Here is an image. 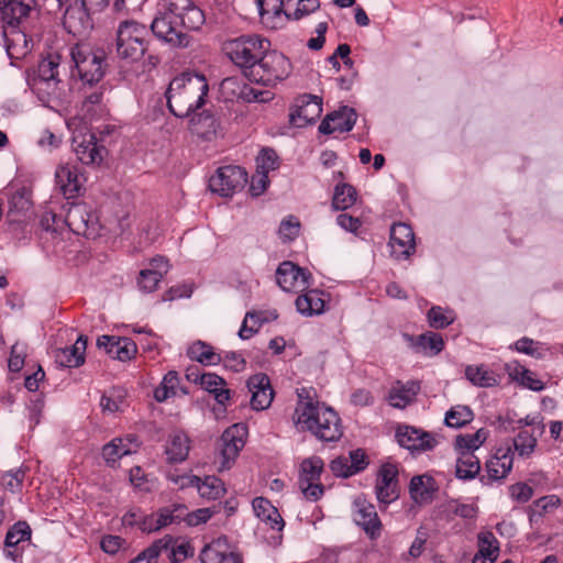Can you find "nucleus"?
I'll use <instances>...</instances> for the list:
<instances>
[{
    "label": "nucleus",
    "instance_id": "49",
    "mask_svg": "<svg viewBox=\"0 0 563 563\" xmlns=\"http://www.w3.org/2000/svg\"><path fill=\"white\" fill-rule=\"evenodd\" d=\"M258 168L262 174L267 175L271 170L279 168L280 162L276 151L272 147H264L261 150L256 158Z\"/></svg>",
    "mask_w": 563,
    "mask_h": 563
},
{
    "label": "nucleus",
    "instance_id": "21",
    "mask_svg": "<svg viewBox=\"0 0 563 563\" xmlns=\"http://www.w3.org/2000/svg\"><path fill=\"white\" fill-rule=\"evenodd\" d=\"M88 336L80 334L71 346L54 350L55 363L62 368L80 367L86 360Z\"/></svg>",
    "mask_w": 563,
    "mask_h": 563
},
{
    "label": "nucleus",
    "instance_id": "25",
    "mask_svg": "<svg viewBox=\"0 0 563 563\" xmlns=\"http://www.w3.org/2000/svg\"><path fill=\"white\" fill-rule=\"evenodd\" d=\"M400 476L407 477V474L404 470L400 473L397 464L389 462L382 464L377 471L375 493H388V489H390L389 493H400Z\"/></svg>",
    "mask_w": 563,
    "mask_h": 563
},
{
    "label": "nucleus",
    "instance_id": "55",
    "mask_svg": "<svg viewBox=\"0 0 563 563\" xmlns=\"http://www.w3.org/2000/svg\"><path fill=\"white\" fill-rule=\"evenodd\" d=\"M219 512V506L213 505L212 507L199 508L194 511H189L186 518V525L188 527H197L201 523H206L213 515Z\"/></svg>",
    "mask_w": 563,
    "mask_h": 563
},
{
    "label": "nucleus",
    "instance_id": "50",
    "mask_svg": "<svg viewBox=\"0 0 563 563\" xmlns=\"http://www.w3.org/2000/svg\"><path fill=\"white\" fill-rule=\"evenodd\" d=\"M163 278V274L157 269H142L139 273L137 285L141 290L153 292L157 289Z\"/></svg>",
    "mask_w": 563,
    "mask_h": 563
},
{
    "label": "nucleus",
    "instance_id": "18",
    "mask_svg": "<svg viewBox=\"0 0 563 563\" xmlns=\"http://www.w3.org/2000/svg\"><path fill=\"white\" fill-rule=\"evenodd\" d=\"M246 387L252 394L250 404L253 410H265L271 406L275 391L267 374L257 373L250 376Z\"/></svg>",
    "mask_w": 563,
    "mask_h": 563
},
{
    "label": "nucleus",
    "instance_id": "36",
    "mask_svg": "<svg viewBox=\"0 0 563 563\" xmlns=\"http://www.w3.org/2000/svg\"><path fill=\"white\" fill-rule=\"evenodd\" d=\"M465 377L477 387H494L499 385L498 376L494 372L486 371L483 365H468L465 368Z\"/></svg>",
    "mask_w": 563,
    "mask_h": 563
},
{
    "label": "nucleus",
    "instance_id": "35",
    "mask_svg": "<svg viewBox=\"0 0 563 563\" xmlns=\"http://www.w3.org/2000/svg\"><path fill=\"white\" fill-rule=\"evenodd\" d=\"M2 1V15L8 19L10 15L29 20L31 12L36 5L35 0H1Z\"/></svg>",
    "mask_w": 563,
    "mask_h": 563
},
{
    "label": "nucleus",
    "instance_id": "10",
    "mask_svg": "<svg viewBox=\"0 0 563 563\" xmlns=\"http://www.w3.org/2000/svg\"><path fill=\"white\" fill-rule=\"evenodd\" d=\"M249 180L247 172L239 165H224L216 169L210 176L208 188L212 194L230 198L244 189Z\"/></svg>",
    "mask_w": 563,
    "mask_h": 563
},
{
    "label": "nucleus",
    "instance_id": "29",
    "mask_svg": "<svg viewBox=\"0 0 563 563\" xmlns=\"http://www.w3.org/2000/svg\"><path fill=\"white\" fill-rule=\"evenodd\" d=\"M252 506L255 515L263 521L269 522L273 529L280 530L285 522L278 512V509L272 504L269 499L260 495L252 500Z\"/></svg>",
    "mask_w": 563,
    "mask_h": 563
},
{
    "label": "nucleus",
    "instance_id": "17",
    "mask_svg": "<svg viewBox=\"0 0 563 563\" xmlns=\"http://www.w3.org/2000/svg\"><path fill=\"white\" fill-rule=\"evenodd\" d=\"M323 465L319 456L305 459L301 462L298 479L300 493H324L325 486L320 482Z\"/></svg>",
    "mask_w": 563,
    "mask_h": 563
},
{
    "label": "nucleus",
    "instance_id": "56",
    "mask_svg": "<svg viewBox=\"0 0 563 563\" xmlns=\"http://www.w3.org/2000/svg\"><path fill=\"white\" fill-rule=\"evenodd\" d=\"M509 450L504 452L501 456H493L490 460L486 462V476H481V482L483 484H489L494 481L504 478L501 471H499V462L501 460H506L508 457Z\"/></svg>",
    "mask_w": 563,
    "mask_h": 563
},
{
    "label": "nucleus",
    "instance_id": "40",
    "mask_svg": "<svg viewBox=\"0 0 563 563\" xmlns=\"http://www.w3.org/2000/svg\"><path fill=\"white\" fill-rule=\"evenodd\" d=\"M130 483L134 488L139 489L140 493H151L157 489V478L152 474L144 471L143 467L136 465L129 471Z\"/></svg>",
    "mask_w": 563,
    "mask_h": 563
},
{
    "label": "nucleus",
    "instance_id": "42",
    "mask_svg": "<svg viewBox=\"0 0 563 563\" xmlns=\"http://www.w3.org/2000/svg\"><path fill=\"white\" fill-rule=\"evenodd\" d=\"M473 418L474 412L468 406H455L446 411L444 423L449 428L460 429L468 424Z\"/></svg>",
    "mask_w": 563,
    "mask_h": 563
},
{
    "label": "nucleus",
    "instance_id": "6",
    "mask_svg": "<svg viewBox=\"0 0 563 563\" xmlns=\"http://www.w3.org/2000/svg\"><path fill=\"white\" fill-rule=\"evenodd\" d=\"M1 41L10 59V65L16 67V62L24 59L33 49L29 20L12 15L4 19V15H2Z\"/></svg>",
    "mask_w": 563,
    "mask_h": 563
},
{
    "label": "nucleus",
    "instance_id": "34",
    "mask_svg": "<svg viewBox=\"0 0 563 563\" xmlns=\"http://www.w3.org/2000/svg\"><path fill=\"white\" fill-rule=\"evenodd\" d=\"M481 471V463L473 452L461 451L456 461L455 475L460 479H473Z\"/></svg>",
    "mask_w": 563,
    "mask_h": 563
},
{
    "label": "nucleus",
    "instance_id": "33",
    "mask_svg": "<svg viewBox=\"0 0 563 563\" xmlns=\"http://www.w3.org/2000/svg\"><path fill=\"white\" fill-rule=\"evenodd\" d=\"M206 22V15L203 10H201L195 3L188 8L185 12H183L179 16H177L176 30H181L184 32L187 31H198Z\"/></svg>",
    "mask_w": 563,
    "mask_h": 563
},
{
    "label": "nucleus",
    "instance_id": "4",
    "mask_svg": "<svg viewBox=\"0 0 563 563\" xmlns=\"http://www.w3.org/2000/svg\"><path fill=\"white\" fill-rule=\"evenodd\" d=\"M272 46L271 41L261 34H242L224 43V52L228 58L241 70L245 79L254 77V68L258 64L261 55Z\"/></svg>",
    "mask_w": 563,
    "mask_h": 563
},
{
    "label": "nucleus",
    "instance_id": "61",
    "mask_svg": "<svg viewBox=\"0 0 563 563\" xmlns=\"http://www.w3.org/2000/svg\"><path fill=\"white\" fill-rule=\"evenodd\" d=\"M199 385L208 393L212 394L216 391L218 386H225L227 380L216 373H203L199 377Z\"/></svg>",
    "mask_w": 563,
    "mask_h": 563
},
{
    "label": "nucleus",
    "instance_id": "41",
    "mask_svg": "<svg viewBox=\"0 0 563 563\" xmlns=\"http://www.w3.org/2000/svg\"><path fill=\"white\" fill-rule=\"evenodd\" d=\"M420 391V383L419 382H409L406 386H402L400 389H391L389 391V399L391 401L396 400L391 405L395 408H405L407 405L411 404L415 397Z\"/></svg>",
    "mask_w": 563,
    "mask_h": 563
},
{
    "label": "nucleus",
    "instance_id": "54",
    "mask_svg": "<svg viewBox=\"0 0 563 563\" xmlns=\"http://www.w3.org/2000/svg\"><path fill=\"white\" fill-rule=\"evenodd\" d=\"M420 432V429L412 427V426H406V424H399L396 429V439L398 444L401 448H405L410 451H415L413 448H411L412 443H418V440H415V437Z\"/></svg>",
    "mask_w": 563,
    "mask_h": 563
},
{
    "label": "nucleus",
    "instance_id": "52",
    "mask_svg": "<svg viewBox=\"0 0 563 563\" xmlns=\"http://www.w3.org/2000/svg\"><path fill=\"white\" fill-rule=\"evenodd\" d=\"M299 220L295 216H289L280 222L278 234L283 242H291L299 235Z\"/></svg>",
    "mask_w": 563,
    "mask_h": 563
},
{
    "label": "nucleus",
    "instance_id": "7",
    "mask_svg": "<svg viewBox=\"0 0 563 563\" xmlns=\"http://www.w3.org/2000/svg\"><path fill=\"white\" fill-rule=\"evenodd\" d=\"M261 55L258 64L253 70L254 77L247 80L252 84L269 87L283 81L291 74L292 65L287 56L268 46Z\"/></svg>",
    "mask_w": 563,
    "mask_h": 563
},
{
    "label": "nucleus",
    "instance_id": "63",
    "mask_svg": "<svg viewBox=\"0 0 563 563\" xmlns=\"http://www.w3.org/2000/svg\"><path fill=\"white\" fill-rule=\"evenodd\" d=\"M122 336L103 334L97 339V347L103 349L104 352L115 360V347L120 344Z\"/></svg>",
    "mask_w": 563,
    "mask_h": 563
},
{
    "label": "nucleus",
    "instance_id": "43",
    "mask_svg": "<svg viewBox=\"0 0 563 563\" xmlns=\"http://www.w3.org/2000/svg\"><path fill=\"white\" fill-rule=\"evenodd\" d=\"M488 431L484 428L478 429L474 434H459L455 437V446L462 451L474 452L487 439Z\"/></svg>",
    "mask_w": 563,
    "mask_h": 563
},
{
    "label": "nucleus",
    "instance_id": "14",
    "mask_svg": "<svg viewBox=\"0 0 563 563\" xmlns=\"http://www.w3.org/2000/svg\"><path fill=\"white\" fill-rule=\"evenodd\" d=\"M63 25L73 35H82L93 29V20L87 0H75L63 16Z\"/></svg>",
    "mask_w": 563,
    "mask_h": 563
},
{
    "label": "nucleus",
    "instance_id": "8",
    "mask_svg": "<svg viewBox=\"0 0 563 563\" xmlns=\"http://www.w3.org/2000/svg\"><path fill=\"white\" fill-rule=\"evenodd\" d=\"M71 60L84 85L92 87L103 79L107 67V57L103 49L92 52L78 47L73 48Z\"/></svg>",
    "mask_w": 563,
    "mask_h": 563
},
{
    "label": "nucleus",
    "instance_id": "12",
    "mask_svg": "<svg viewBox=\"0 0 563 563\" xmlns=\"http://www.w3.org/2000/svg\"><path fill=\"white\" fill-rule=\"evenodd\" d=\"M247 434L249 427L244 422L234 423L223 431L220 438L222 442L220 451L222 470L231 468L246 443Z\"/></svg>",
    "mask_w": 563,
    "mask_h": 563
},
{
    "label": "nucleus",
    "instance_id": "32",
    "mask_svg": "<svg viewBox=\"0 0 563 563\" xmlns=\"http://www.w3.org/2000/svg\"><path fill=\"white\" fill-rule=\"evenodd\" d=\"M356 199L357 190L354 186L347 183H339L334 187L331 205L334 210L344 211L351 208Z\"/></svg>",
    "mask_w": 563,
    "mask_h": 563
},
{
    "label": "nucleus",
    "instance_id": "28",
    "mask_svg": "<svg viewBox=\"0 0 563 563\" xmlns=\"http://www.w3.org/2000/svg\"><path fill=\"white\" fill-rule=\"evenodd\" d=\"M31 536L32 530L26 521L20 520L15 522L5 534L4 547L7 549V556L13 561L21 556V553L15 548L20 542L30 540Z\"/></svg>",
    "mask_w": 563,
    "mask_h": 563
},
{
    "label": "nucleus",
    "instance_id": "37",
    "mask_svg": "<svg viewBox=\"0 0 563 563\" xmlns=\"http://www.w3.org/2000/svg\"><path fill=\"white\" fill-rule=\"evenodd\" d=\"M179 375L176 371H168L161 384L154 389L153 397L157 402H164L169 397H174L177 394L179 386Z\"/></svg>",
    "mask_w": 563,
    "mask_h": 563
},
{
    "label": "nucleus",
    "instance_id": "60",
    "mask_svg": "<svg viewBox=\"0 0 563 563\" xmlns=\"http://www.w3.org/2000/svg\"><path fill=\"white\" fill-rule=\"evenodd\" d=\"M261 16L272 13L274 16H279L285 12L283 0H255Z\"/></svg>",
    "mask_w": 563,
    "mask_h": 563
},
{
    "label": "nucleus",
    "instance_id": "13",
    "mask_svg": "<svg viewBox=\"0 0 563 563\" xmlns=\"http://www.w3.org/2000/svg\"><path fill=\"white\" fill-rule=\"evenodd\" d=\"M199 560L201 563H243L242 554L229 542L225 534L206 544L199 554Z\"/></svg>",
    "mask_w": 563,
    "mask_h": 563
},
{
    "label": "nucleus",
    "instance_id": "2",
    "mask_svg": "<svg viewBox=\"0 0 563 563\" xmlns=\"http://www.w3.org/2000/svg\"><path fill=\"white\" fill-rule=\"evenodd\" d=\"M192 0H163L151 23L152 34L172 48H188L194 37L181 30H176L177 16L190 8Z\"/></svg>",
    "mask_w": 563,
    "mask_h": 563
},
{
    "label": "nucleus",
    "instance_id": "58",
    "mask_svg": "<svg viewBox=\"0 0 563 563\" xmlns=\"http://www.w3.org/2000/svg\"><path fill=\"white\" fill-rule=\"evenodd\" d=\"M103 99V91L102 90H96L91 92L90 95L86 96L82 106L81 111L84 112L85 118L92 119L95 115H97V110H95V106H100Z\"/></svg>",
    "mask_w": 563,
    "mask_h": 563
},
{
    "label": "nucleus",
    "instance_id": "22",
    "mask_svg": "<svg viewBox=\"0 0 563 563\" xmlns=\"http://www.w3.org/2000/svg\"><path fill=\"white\" fill-rule=\"evenodd\" d=\"M330 294L319 289H308L296 298L297 311L306 317L320 316L327 311Z\"/></svg>",
    "mask_w": 563,
    "mask_h": 563
},
{
    "label": "nucleus",
    "instance_id": "53",
    "mask_svg": "<svg viewBox=\"0 0 563 563\" xmlns=\"http://www.w3.org/2000/svg\"><path fill=\"white\" fill-rule=\"evenodd\" d=\"M542 343L534 341L528 336H523L517 340L514 344V349L519 352L536 358H543L544 353L541 349Z\"/></svg>",
    "mask_w": 563,
    "mask_h": 563
},
{
    "label": "nucleus",
    "instance_id": "47",
    "mask_svg": "<svg viewBox=\"0 0 563 563\" xmlns=\"http://www.w3.org/2000/svg\"><path fill=\"white\" fill-rule=\"evenodd\" d=\"M528 482L530 484V489L532 493L536 490H552L562 488V485L558 482L556 478H550L544 472H533L530 474Z\"/></svg>",
    "mask_w": 563,
    "mask_h": 563
},
{
    "label": "nucleus",
    "instance_id": "24",
    "mask_svg": "<svg viewBox=\"0 0 563 563\" xmlns=\"http://www.w3.org/2000/svg\"><path fill=\"white\" fill-rule=\"evenodd\" d=\"M55 181L66 199L76 198L84 190L80 174L76 167L68 165L58 167L55 173Z\"/></svg>",
    "mask_w": 563,
    "mask_h": 563
},
{
    "label": "nucleus",
    "instance_id": "20",
    "mask_svg": "<svg viewBox=\"0 0 563 563\" xmlns=\"http://www.w3.org/2000/svg\"><path fill=\"white\" fill-rule=\"evenodd\" d=\"M402 338L408 346L417 354L435 356L445 347L442 334L433 331H426L418 335L405 332L402 333Z\"/></svg>",
    "mask_w": 563,
    "mask_h": 563
},
{
    "label": "nucleus",
    "instance_id": "3",
    "mask_svg": "<svg viewBox=\"0 0 563 563\" xmlns=\"http://www.w3.org/2000/svg\"><path fill=\"white\" fill-rule=\"evenodd\" d=\"M302 431L311 432L322 442H338L343 437L339 413L324 402L307 401L296 420Z\"/></svg>",
    "mask_w": 563,
    "mask_h": 563
},
{
    "label": "nucleus",
    "instance_id": "46",
    "mask_svg": "<svg viewBox=\"0 0 563 563\" xmlns=\"http://www.w3.org/2000/svg\"><path fill=\"white\" fill-rule=\"evenodd\" d=\"M122 439L115 438L102 446V457L108 465H113L122 456L131 454L130 448H121Z\"/></svg>",
    "mask_w": 563,
    "mask_h": 563
},
{
    "label": "nucleus",
    "instance_id": "64",
    "mask_svg": "<svg viewBox=\"0 0 563 563\" xmlns=\"http://www.w3.org/2000/svg\"><path fill=\"white\" fill-rule=\"evenodd\" d=\"M350 468L352 473L363 471L369 463L368 456L363 449H356L350 452Z\"/></svg>",
    "mask_w": 563,
    "mask_h": 563
},
{
    "label": "nucleus",
    "instance_id": "39",
    "mask_svg": "<svg viewBox=\"0 0 563 563\" xmlns=\"http://www.w3.org/2000/svg\"><path fill=\"white\" fill-rule=\"evenodd\" d=\"M456 316L453 309L432 306L427 312V321L430 328L442 330L451 325Z\"/></svg>",
    "mask_w": 563,
    "mask_h": 563
},
{
    "label": "nucleus",
    "instance_id": "19",
    "mask_svg": "<svg viewBox=\"0 0 563 563\" xmlns=\"http://www.w3.org/2000/svg\"><path fill=\"white\" fill-rule=\"evenodd\" d=\"M188 128L192 134H196L203 141H211L217 136L220 128V119L216 117L211 109H200L187 117Z\"/></svg>",
    "mask_w": 563,
    "mask_h": 563
},
{
    "label": "nucleus",
    "instance_id": "11",
    "mask_svg": "<svg viewBox=\"0 0 563 563\" xmlns=\"http://www.w3.org/2000/svg\"><path fill=\"white\" fill-rule=\"evenodd\" d=\"M322 113V98L311 93L299 95L289 109L288 122L294 128L314 124Z\"/></svg>",
    "mask_w": 563,
    "mask_h": 563
},
{
    "label": "nucleus",
    "instance_id": "62",
    "mask_svg": "<svg viewBox=\"0 0 563 563\" xmlns=\"http://www.w3.org/2000/svg\"><path fill=\"white\" fill-rule=\"evenodd\" d=\"M192 294V287L188 284H179L168 288L162 296L164 301H173L178 298H189Z\"/></svg>",
    "mask_w": 563,
    "mask_h": 563
},
{
    "label": "nucleus",
    "instance_id": "51",
    "mask_svg": "<svg viewBox=\"0 0 563 563\" xmlns=\"http://www.w3.org/2000/svg\"><path fill=\"white\" fill-rule=\"evenodd\" d=\"M25 471L16 470L15 472H7L0 478V485L8 493H18L23 488Z\"/></svg>",
    "mask_w": 563,
    "mask_h": 563
},
{
    "label": "nucleus",
    "instance_id": "48",
    "mask_svg": "<svg viewBox=\"0 0 563 563\" xmlns=\"http://www.w3.org/2000/svg\"><path fill=\"white\" fill-rule=\"evenodd\" d=\"M537 443V438L527 430H521L514 439L515 450L520 456H530L534 451Z\"/></svg>",
    "mask_w": 563,
    "mask_h": 563
},
{
    "label": "nucleus",
    "instance_id": "1",
    "mask_svg": "<svg viewBox=\"0 0 563 563\" xmlns=\"http://www.w3.org/2000/svg\"><path fill=\"white\" fill-rule=\"evenodd\" d=\"M208 92L203 74L185 70L170 80L165 91L167 108L174 117L185 119L206 106Z\"/></svg>",
    "mask_w": 563,
    "mask_h": 563
},
{
    "label": "nucleus",
    "instance_id": "26",
    "mask_svg": "<svg viewBox=\"0 0 563 563\" xmlns=\"http://www.w3.org/2000/svg\"><path fill=\"white\" fill-rule=\"evenodd\" d=\"M277 310L272 311H247L245 318L242 322V325L239 330V338L241 340H249L254 334H256L260 328L272 320H276L278 318Z\"/></svg>",
    "mask_w": 563,
    "mask_h": 563
},
{
    "label": "nucleus",
    "instance_id": "30",
    "mask_svg": "<svg viewBox=\"0 0 563 563\" xmlns=\"http://www.w3.org/2000/svg\"><path fill=\"white\" fill-rule=\"evenodd\" d=\"M561 505L559 495H542L526 508L530 523H537L547 514Z\"/></svg>",
    "mask_w": 563,
    "mask_h": 563
},
{
    "label": "nucleus",
    "instance_id": "23",
    "mask_svg": "<svg viewBox=\"0 0 563 563\" xmlns=\"http://www.w3.org/2000/svg\"><path fill=\"white\" fill-rule=\"evenodd\" d=\"M356 511L354 521L372 538L379 536L382 522L373 504L367 503L365 498L357 497L354 500Z\"/></svg>",
    "mask_w": 563,
    "mask_h": 563
},
{
    "label": "nucleus",
    "instance_id": "15",
    "mask_svg": "<svg viewBox=\"0 0 563 563\" xmlns=\"http://www.w3.org/2000/svg\"><path fill=\"white\" fill-rule=\"evenodd\" d=\"M389 244L391 255L396 260H407L416 252L415 232L404 222L394 223L390 228Z\"/></svg>",
    "mask_w": 563,
    "mask_h": 563
},
{
    "label": "nucleus",
    "instance_id": "44",
    "mask_svg": "<svg viewBox=\"0 0 563 563\" xmlns=\"http://www.w3.org/2000/svg\"><path fill=\"white\" fill-rule=\"evenodd\" d=\"M440 486L429 473L415 475L410 478L408 493H439Z\"/></svg>",
    "mask_w": 563,
    "mask_h": 563
},
{
    "label": "nucleus",
    "instance_id": "38",
    "mask_svg": "<svg viewBox=\"0 0 563 563\" xmlns=\"http://www.w3.org/2000/svg\"><path fill=\"white\" fill-rule=\"evenodd\" d=\"M62 56L58 53H48L46 57H43L37 65V77L41 81H51L59 82L58 79V66L60 63Z\"/></svg>",
    "mask_w": 563,
    "mask_h": 563
},
{
    "label": "nucleus",
    "instance_id": "45",
    "mask_svg": "<svg viewBox=\"0 0 563 563\" xmlns=\"http://www.w3.org/2000/svg\"><path fill=\"white\" fill-rule=\"evenodd\" d=\"M286 265H295L291 261L282 262L276 269V283L280 287L282 290L286 292H294L295 286L297 284V274L295 272L287 274L289 272V266Z\"/></svg>",
    "mask_w": 563,
    "mask_h": 563
},
{
    "label": "nucleus",
    "instance_id": "9",
    "mask_svg": "<svg viewBox=\"0 0 563 563\" xmlns=\"http://www.w3.org/2000/svg\"><path fill=\"white\" fill-rule=\"evenodd\" d=\"M31 196V189L21 187L9 199V210L7 213L8 230L19 239L25 238L27 222L33 213Z\"/></svg>",
    "mask_w": 563,
    "mask_h": 563
},
{
    "label": "nucleus",
    "instance_id": "59",
    "mask_svg": "<svg viewBox=\"0 0 563 563\" xmlns=\"http://www.w3.org/2000/svg\"><path fill=\"white\" fill-rule=\"evenodd\" d=\"M265 95H269V91H262L254 89L247 84H243L240 87V91L236 93L245 102H265L268 98H264Z\"/></svg>",
    "mask_w": 563,
    "mask_h": 563
},
{
    "label": "nucleus",
    "instance_id": "57",
    "mask_svg": "<svg viewBox=\"0 0 563 563\" xmlns=\"http://www.w3.org/2000/svg\"><path fill=\"white\" fill-rule=\"evenodd\" d=\"M136 353V343L131 338L122 336L120 344L115 347V360L126 362L135 357Z\"/></svg>",
    "mask_w": 563,
    "mask_h": 563
},
{
    "label": "nucleus",
    "instance_id": "5",
    "mask_svg": "<svg viewBox=\"0 0 563 563\" xmlns=\"http://www.w3.org/2000/svg\"><path fill=\"white\" fill-rule=\"evenodd\" d=\"M150 32L151 27L135 20L121 21L115 33L118 57L129 63L139 62L147 52Z\"/></svg>",
    "mask_w": 563,
    "mask_h": 563
},
{
    "label": "nucleus",
    "instance_id": "31",
    "mask_svg": "<svg viewBox=\"0 0 563 563\" xmlns=\"http://www.w3.org/2000/svg\"><path fill=\"white\" fill-rule=\"evenodd\" d=\"M189 443L190 440L185 432H175L173 435H170V440L166 446L165 453L167 455V460L170 463H179L185 461L189 453Z\"/></svg>",
    "mask_w": 563,
    "mask_h": 563
},
{
    "label": "nucleus",
    "instance_id": "27",
    "mask_svg": "<svg viewBox=\"0 0 563 563\" xmlns=\"http://www.w3.org/2000/svg\"><path fill=\"white\" fill-rule=\"evenodd\" d=\"M75 152L82 164L99 165L103 161V154L108 153V150L103 145H99L96 135L90 133L88 140H84L75 146Z\"/></svg>",
    "mask_w": 563,
    "mask_h": 563
},
{
    "label": "nucleus",
    "instance_id": "16",
    "mask_svg": "<svg viewBox=\"0 0 563 563\" xmlns=\"http://www.w3.org/2000/svg\"><path fill=\"white\" fill-rule=\"evenodd\" d=\"M357 119L356 110L349 106H341L338 110L328 113L321 123L318 131L321 134L330 135L333 132H350L353 130Z\"/></svg>",
    "mask_w": 563,
    "mask_h": 563
}]
</instances>
